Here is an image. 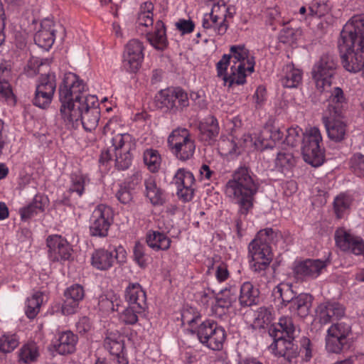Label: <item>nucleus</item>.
Returning a JSON list of instances; mask_svg holds the SVG:
<instances>
[{
	"label": "nucleus",
	"instance_id": "a18cd8bd",
	"mask_svg": "<svg viewBox=\"0 0 364 364\" xmlns=\"http://www.w3.org/2000/svg\"><path fill=\"white\" fill-rule=\"evenodd\" d=\"M38 355V348L33 342L24 344L18 351L19 361L24 363L36 361Z\"/></svg>",
	"mask_w": 364,
	"mask_h": 364
},
{
	"label": "nucleus",
	"instance_id": "72a5a7b5",
	"mask_svg": "<svg viewBox=\"0 0 364 364\" xmlns=\"http://www.w3.org/2000/svg\"><path fill=\"white\" fill-rule=\"evenodd\" d=\"M146 38L154 48L164 50L168 45L164 23L161 21H157L154 31L147 33Z\"/></svg>",
	"mask_w": 364,
	"mask_h": 364
},
{
	"label": "nucleus",
	"instance_id": "3c124183",
	"mask_svg": "<svg viewBox=\"0 0 364 364\" xmlns=\"http://www.w3.org/2000/svg\"><path fill=\"white\" fill-rule=\"evenodd\" d=\"M144 311L135 306L127 307L120 314L119 320L126 325H134L139 320V315Z\"/></svg>",
	"mask_w": 364,
	"mask_h": 364
},
{
	"label": "nucleus",
	"instance_id": "f8f14e48",
	"mask_svg": "<svg viewBox=\"0 0 364 364\" xmlns=\"http://www.w3.org/2000/svg\"><path fill=\"white\" fill-rule=\"evenodd\" d=\"M56 76L54 73L41 75L36 82L32 104L41 109L50 107L56 90Z\"/></svg>",
	"mask_w": 364,
	"mask_h": 364
},
{
	"label": "nucleus",
	"instance_id": "cd10ccee",
	"mask_svg": "<svg viewBox=\"0 0 364 364\" xmlns=\"http://www.w3.org/2000/svg\"><path fill=\"white\" fill-rule=\"evenodd\" d=\"M303 71L294 66L292 63H288L283 66L280 82L287 88H296L302 82Z\"/></svg>",
	"mask_w": 364,
	"mask_h": 364
},
{
	"label": "nucleus",
	"instance_id": "680f3d73",
	"mask_svg": "<svg viewBox=\"0 0 364 364\" xmlns=\"http://www.w3.org/2000/svg\"><path fill=\"white\" fill-rule=\"evenodd\" d=\"M142 181V173L141 171L138 170H134L132 175L122 182L124 185H127L132 191H134L136 188L139 187Z\"/></svg>",
	"mask_w": 364,
	"mask_h": 364
},
{
	"label": "nucleus",
	"instance_id": "864d4df0",
	"mask_svg": "<svg viewBox=\"0 0 364 364\" xmlns=\"http://www.w3.org/2000/svg\"><path fill=\"white\" fill-rule=\"evenodd\" d=\"M304 133L299 127H290L287 129V135L282 143L291 147H295L303 141Z\"/></svg>",
	"mask_w": 364,
	"mask_h": 364
},
{
	"label": "nucleus",
	"instance_id": "de8ad7c7",
	"mask_svg": "<svg viewBox=\"0 0 364 364\" xmlns=\"http://www.w3.org/2000/svg\"><path fill=\"white\" fill-rule=\"evenodd\" d=\"M273 320L272 309L265 306L259 307L256 313L254 320V326L256 328H264Z\"/></svg>",
	"mask_w": 364,
	"mask_h": 364
},
{
	"label": "nucleus",
	"instance_id": "b1692460",
	"mask_svg": "<svg viewBox=\"0 0 364 364\" xmlns=\"http://www.w3.org/2000/svg\"><path fill=\"white\" fill-rule=\"evenodd\" d=\"M105 347L117 364H128L129 360L124 348V342L119 335L110 334L105 340Z\"/></svg>",
	"mask_w": 364,
	"mask_h": 364
},
{
	"label": "nucleus",
	"instance_id": "c756f323",
	"mask_svg": "<svg viewBox=\"0 0 364 364\" xmlns=\"http://www.w3.org/2000/svg\"><path fill=\"white\" fill-rule=\"evenodd\" d=\"M313 300V296L309 294H299L291 302L289 310L294 315L305 318L310 313Z\"/></svg>",
	"mask_w": 364,
	"mask_h": 364
},
{
	"label": "nucleus",
	"instance_id": "1a4fd4ad",
	"mask_svg": "<svg viewBox=\"0 0 364 364\" xmlns=\"http://www.w3.org/2000/svg\"><path fill=\"white\" fill-rule=\"evenodd\" d=\"M302 154L304 161L313 166L324 161V147L320 129L316 127L306 129L303 137Z\"/></svg>",
	"mask_w": 364,
	"mask_h": 364
},
{
	"label": "nucleus",
	"instance_id": "a19ab883",
	"mask_svg": "<svg viewBox=\"0 0 364 364\" xmlns=\"http://www.w3.org/2000/svg\"><path fill=\"white\" fill-rule=\"evenodd\" d=\"M43 301V293L41 291H36L27 299L25 313L28 318L33 319L38 315Z\"/></svg>",
	"mask_w": 364,
	"mask_h": 364
},
{
	"label": "nucleus",
	"instance_id": "e433bc0d",
	"mask_svg": "<svg viewBox=\"0 0 364 364\" xmlns=\"http://www.w3.org/2000/svg\"><path fill=\"white\" fill-rule=\"evenodd\" d=\"M111 144L114 152L134 150L136 148L135 139L128 133H118L111 138Z\"/></svg>",
	"mask_w": 364,
	"mask_h": 364
},
{
	"label": "nucleus",
	"instance_id": "6e6552de",
	"mask_svg": "<svg viewBox=\"0 0 364 364\" xmlns=\"http://www.w3.org/2000/svg\"><path fill=\"white\" fill-rule=\"evenodd\" d=\"M98 99L95 95H88L81 102L79 109L70 112V114L60 115L65 127L68 129H75L80 124L87 132H92L96 129L100 117V109Z\"/></svg>",
	"mask_w": 364,
	"mask_h": 364
},
{
	"label": "nucleus",
	"instance_id": "13d9d810",
	"mask_svg": "<svg viewBox=\"0 0 364 364\" xmlns=\"http://www.w3.org/2000/svg\"><path fill=\"white\" fill-rule=\"evenodd\" d=\"M351 171L358 176H364V155L355 154L349 161Z\"/></svg>",
	"mask_w": 364,
	"mask_h": 364
},
{
	"label": "nucleus",
	"instance_id": "603ef678",
	"mask_svg": "<svg viewBox=\"0 0 364 364\" xmlns=\"http://www.w3.org/2000/svg\"><path fill=\"white\" fill-rule=\"evenodd\" d=\"M132 151L133 150H128L127 151L114 152L115 167L117 170L124 171L130 167L133 159Z\"/></svg>",
	"mask_w": 364,
	"mask_h": 364
},
{
	"label": "nucleus",
	"instance_id": "39448f33",
	"mask_svg": "<svg viewBox=\"0 0 364 364\" xmlns=\"http://www.w3.org/2000/svg\"><path fill=\"white\" fill-rule=\"evenodd\" d=\"M87 91L86 83L78 75L73 73H65L58 88L60 114L67 117L72 109H79L80 103L89 95H86Z\"/></svg>",
	"mask_w": 364,
	"mask_h": 364
},
{
	"label": "nucleus",
	"instance_id": "2eb2a0df",
	"mask_svg": "<svg viewBox=\"0 0 364 364\" xmlns=\"http://www.w3.org/2000/svg\"><path fill=\"white\" fill-rule=\"evenodd\" d=\"M143 43L137 39H131L127 42L123 52L122 65L129 73L137 72L144 58Z\"/></svg>",
	"mask_w": 364,
	"mask_h": 364
},
{
	"label": "nucleus",
	"instance_id": "0e129e2a",
	"mask_svg": "<svg viewBox=\"0 0 364 364\" xmlns=\"http://www.w3.org/2000/svg\"><path fill=\"white\" fill-rule=\"evenodd\" d=\"M280 42L285 44H293L297 41L296 33L291 28H283L279 34Z\"/></svg>",
	"mask_w": 364,
	"mask_h": 364
},
{
	"label": "nucleus",
	"instance_id": "69168bd1",
	"mask_svg": "<svg viewBox=\"0 0 364 364\" xmlns=\"http://www.w3.org/2000/svg\"><path fill=\"white\" fill-rule=\"evenodd\" d=\"M133 252L134 260L140 267H144L146 264L144 245L140 242H135Z\"/></svg>",
	"mask_w": 364,
	"mask_h": 364
},
{
	"label": "nucleus",
	"instance_id": "ddd939ff",
	"mask_svg": "<svg viewBox=\"0 0 364 364\" xmlns=\"http://www.w3.org/2000/svg\"><path fill=\"white\" fill-rule=\"evenodd\" d=\"M112 221V209L105 204L98 205L90 218V235L95 237H107Z\"/></svg>",
	"mask_w": 364,
	"mask_h": 364
},
{
	"label": "nucleus",
	"instance_id": "dca6fc26",
	"mask_svg": "<svg viewBox=\"0 0 364 364\" xmlns=\"http://www.w3.org/2000/svg\"><path fill=\"white\" fill-rule=\"evenodd\" d=\"M171 183L176 187V195L181 201L186 203L193 198L195 177L190 171L184 168H178Z\"/></svg>",
	"mask_w": 364,
	"mask_h": 364
},
{
	"label": "nucleus",
	"instance_id": "4d7b16f0",
	"mask_svg": "<svg viewBox=\"0 0 364 364\" xmlns=\"http://www.w3.org/2000/svg\"><path fill=\"white\" fill-rule=\"evenodd\" d=\"M134 191L129 188L127 185L120 183L117 186L115 191V197L122 204H129L133 200Z\"/></svg>",
	"mask_w": 364,
	"mask_h": 364
},
{
	"label": "nucleus",
	"instance_id": "774afa93",
	"mask_svg": "<svg viewBox=\"0 0 364 364\" xmlns=\"http://www.w3.org/2000/svg\"><path fill=\"white\" fill-rule=\"evenodd\" d=\"M31 203L37 210L43 213L49 205V199L43 194H36Z\"/></svg>",
	"mask_w": 364,
	"mask_h": 364
},
{
	"label": "nucleus",
	"instance_id": "f3484780",
	"mask_svg": "<svg viewBox=\"0 0 364 364\" xmlns=\"http://www.w3.org/2000/svg\"><path fill=\"white\" fill-rule=\"evenodd\" d=\"M324 95L325 111L324 116L333 117H343L346 106V100L343 91L338 87L327 89L326 91L320 92Z\"/></svg>",
	"mask_w": 364,
	"mask_h": 364
},
{
	"label": "nucleus",
	"instance_id": "4be33fe9",
	"mask_svg": "<svg viewBox=\"0 0 364 364\" xmlns=\"http://www.w3.org/2000/svg\"><path fill=\"white\" fill-rule=\"evenodd\" d=\"M284 133L281 129L272 124H266L257 139L255 141V145L257 149H273L277 143H282Z\"/></svg>",
	"mask_w": 364,
	"mask_h": 364
},
{
	"label": "nucleus",
	"instance_id": "393cba45",
	"mask_svg": "<svg viewBox=\"0 0 364 364\" xmlns=\"http://www.w3.org/2000/svg\"><path fill=\"white\" fill-rule=\"evenodd\" d=\"M341 118L331 116H323L322 118L328 137L335 142L342 141L346 136L347 124Z\"/></svg>",
	"mask_w": 364,
	"mask_h": 364
},
{
	"label": "nucleus",
	"instance_id": "bf43d9fd",
	"mask_svg": "<svg viewBox=\"0 0 364 364\" xmlns=\"http://www.w3.org/2000/svg\"><path fill=\"white\" fill-rule=\"evenodd\" d=\"M309 10L311 16L321 17L328 12L329 6L325 0H313Z\"/></svg>",
	"mask_w": 364,
	"mask_h": 364
},
{
	"label": "nucleus",
	"instance_id": "aec40b11",
	"mask_svg": "<svg viewBox=\"0 0 364 364\" xmlns=\"http://www.w3.org/2000/svg\"><path fill=\"white\" fill-rule=\"evenodd\" d=\"M326 266V261L308 259L297 263L294 268V272L298 279H314L321 274Z\"/></svg>",
	"mask_w": 364,
	"mask_h": 364
},
{
	"label": "nucleus",
	"instance_id": "7ed1b4c3",
	"mask_svg": "<svg viewBox=\"0 0 364 364\" xmlns=\"http://www.w3.org/2000/svg\"><path fill=\"white\" fill-rule=\"evenodd\" d=\"M295 326L288 316L279 318L277 323L269 330L273 338L269 349L282 364H293L299 355L298 346L294 343Z\"/></svg>",
	"mask_w": 364,
	"mask_h": 364
},
{
	"label": "nucleus",
	"instance_id": "58836bf2",
	"mask_svg": "<svg viewBox=\"0 0 364 364\" xmlns=\"http://www.w3.org/2000/svg\"><path fill=\"white\" fill-rule=\"evenodd\" d=\"M90 181L88 176L80 171L72 173L70 176L68 192L70 193H76L79 197H82L85 193V186L89 184Z\"/></svg>",
	"mask_w": 364,
	"mask_h": 364
},
{
	"label": "nucleus",
	"instance_id": "2f4dec72",
	"mask_svg": "<svg viewBox=\"0 0 364 364\" xmlns=\"http://www.w3.org/2000/svg\"><path fill=\"white\" fill-rule=\"evenodd\" d=\"M335 240L338 247L343 251H350L354 254V249L361 243L360 237L354 236L344 228H339L336 231Z\"/></svg>",
	"mask_w": 364,
	"mask_h": 364
},
{
	"label": "nucleus",
	"instance_id": "9d476101",
	"mask_svg": "<svg viewBox=\"0 0 364 364\" xmlns=\"http://www.w3.org/2000/svg\"><path fill=\"white\" fill-rule=\"evenodd\" d=\"M336 68V58L329 53L322 55L315 63L312 68L311 76L318 92L326 91L331 87Z\"/></svg>",
	"mask_w": 364,
	"mask_h": 364
},
{
	"label": "nucleus",
	"instance_id": "4468645a",
	"mask_svg": "<svg viewBox=\"0 0 364 364\" xmlns=\"http://www.w3.org/2000/svg\"><path fill=\"white\" fill-rule=\"evenodd\" d=\"M126 258L127 252L121 245L108 250L99 248L92 254L91 264L98 270L107 271L114 266L115 261L122 263Z\"/></svg>",
	"mask_w": 364,
	"mask_h": 364
},
{
	"label": "nucleus",
	"instance_id": "bb28decb",
	"mask_svg": "<svg viewBox=\"0 0 364 364\" xmlns=\"http://www.w3.org/2000/svg\"><path fill=\"white\" fill-rule=\"evenodd\" d=\"M124 297L128 303L139 307L140 311L147 309L146 294L139 283H129L124 291Z\"/></svg>",
	"mask_w": 364,
	"mask_h": 364
},
{
	"label": "nucleus",
	"instance_id": "5701e85b",
	"mask_svg": "<svg viewBox=\"0 0 364 364\" xmlns=\"http://www.w3.org/2000/svg\"><path fill=\"white\" fill-rule=\"evenodd\" d=\"M55 24L52 20L43 19L41 23L40 29L34 36V41L38 46L45 50L50 49L55 39Z\"/></svg>",
	"mask_w": 364,
	"mask_h": 364
},
{
	"label": "nucleus",
	"instance_id": "c9c22d12",
	"mask_svg": "<svg viewBox=\"0 0 364 364\" xmlns=\"http://www.w3.org/2000/svg\"><path fill=\"white\" fill-rule=\"evenodd\" d=\"M172 97L173 95L171 87L160 90L155 96L156 107L164 112L176 114V106Z\"/></svg>",
	"mask_w": 364,
	"mask_h": 364
},
{
	"label": "nucleus",
	"instance_id": "49530a36",
	"mask_svg": "<svg viewBox=\"0 0 364 364\" xmlns=\"http://www.w3.org/2000/svg\"><path fill=\"white\" fill-rule=\"evenodd\" d=\"M295 164V159L291 153L279 152L275 159V166L282 173L289 171Z\"/></svg>",
	"mask_w": 364,
	"mask_h": 364
},
{
	"label": "nucleus",
	"instance_id": "20e7f679",
	"mask_svg": "<svg viewBox=\"0 0 364 364\" xmlns=\"http://www.w3.org/2000/svg\"><path fill=\"white\" fill-rule=\"evenodd\" d=\"M277 232L272 228L259 230L256 237L249 244L248 252L251 257L250 269L255 272L264 274L273 259L271 243L277 237Z\"/></svg>",
	"mask_w": 364,
	"mask_h": 364
},
{
	"label": "nucleus",
	"instance_id": "6e6d98bb",
	"mask_svg": "<svg viewBox=\"0 0 364 364\" xmlns=\"http://www.w3.org/2000/svg\"><path fill=\"white\" fill-rule=\"evenodd\" d=\"M326 349L328 352L332 353H340L344 346L347 343V341L337 338L335 336L327 333L326 336Z\"/></svg>",
	"mask_w": 364,
	"mask_h": 364
},
{
	"label": "nucleus",
	"instance_id": "a878e982",
	"mask_svg": "<svg viewBox=\"0 0 364 364\" xmlns=\"http://www.w3.org/2000/svg\"><path fill=\"white\" fill-rule=\"evenodd\" d=\"M161 231L150 230L146 235L147 245L154 251H165L170 248L171 240L165 232H168V227L163 228L159 225Z\"/></svg>",
	"mask_w": 364,
	"mask_h": 364
},
{
	"label": "nucleus",
	"instance_id": "c85d7f7f",
	"mask_svg": "<svg viewBox=\"0 0 364 364\" xmlns=\"http://www.w3.org/2000/svg\"><path fill=\"white\" fill-rule=\"evenodd\" d=\"M77 341V336L71 331H62L58 333L54 346L59 354L68 355L75 351Z\"/></svg>",
	"mask_w": 364,
	"mask_h": 364
},
{
	"label": "nucleus",
	"instance_id": "09e8293b",
	"mask_svg": "<svg viewBox=\"0 0 364 364\" xmlns=\"http://www.w3.org/2000/svg\"><path fill=\"white\" fill-rule=\"evenodd\" d=\"M144 161L147 166L149 170L154 173L159 169L161 165V156L158 151L149 149L144 152Z\"/></svg>",
	"mask_w": 364,
	"mask_h": 364
},
{
	"label": "nucleus",
	"instance_id": "9b49d317",
	"mask_svg": "<svg viewBox=\"0 0 364 364\" xmlns=\"http://www.w3.org/2000/svg\"><path fill=\"white\" fill-rule=\"evenodd\" d=\"M168 146L171 153L181 161L193 157L196 144L188 129L177 128L171 132L168 137Z\"/></svg>",
	"mask_w": 364,
	"mask_h": 364
},
{
	"label": "nucleus",
	"instance_id": "5fc2aeb1",
	"mask_svg": "<svg viewBox=\"0 0 364 364\" xmlns=\"http://www.w3.org/2000/svg\"><path fill=\"white\" fill-rule=\"evenodd\" d=\"M351 331V327L345 322L333 323L327 330V333L347 341V337Z\"/></svg>",
	"mask_w": 364,
	"mask_h": 364
},
{
	"label": "nucleus",
	"instance_id": "473e14b6",
	"mask_svg": "<svg viewBox=\"0 0 364 364\" xmlns=\"http://www.w3.org/2000/svg\"><path fill=\"white\" fill-rule=\"evenodd\" d=\"M144 186V195L153 205H162L164 203L163 191L157 186L154 176H149L145 178Z\"/></svg>",
	"mask_w": 364,
	"mask_h": 364
},
{
	"label": "nucleus",
	"instance_id": "6ab92c4d",
	"mask_svg": "<svg viewBox=\"0 0 364 364\" xmlns=\"http://www.w3.org/2000/svg\"><path fill=\"white\" fill-rule=\"evenodd\" d=\"M346 308L335 301H326L319 304L316 309V316L319 323L327 324L344 317Z\"/></svg>",
	"mask_w": 364,
	"mask_h": 364
},
{
	"label": "nucleus",
	"instance_id": "4c0bfd02",
	"mask_svg": "<svg viewBox=\"0 0 364 364\" xmlns=\"http://www.w3.org/2000/svg\"><path fill=\"white\" fill-rule=\"evenodd\" d=\"M275 299H280L281 307L289 306L291 302L296 298V292L292 289L291 285L287 283H280L276 286L272 291Z\"/></svg>",
	"mask_w": 364,
	"mask_h": 364
},
{
	"label": "nucleus",
	"instance_id": "412c9836",
	"mask_svg": "<svg viewBox=\"0 0 364 364\" xmlns=\"http://www.w3.org/2000/svg\"><path fill=\"white\" fill-rule=\"evenodd\" d=\"M63 295L60 311L63 315H70L77 311L79 304L85 296V291L81 285L73 284L65 290Z\"/></svg>",
	"mask_w": 364,
	"mask_h": 364
},
{
	"label": "nucleus",
	"instance_id": "ea45409f",
	"mask_svg": "<svg viewBox=\"0 0 364 364\" xmlns=\"http://www.w3.org/2000/svg\"><path fill=\"white\" fill-rule=\"evenodd\" d=\"M238 299L237 288L235 286H230L220 290L215 299V305L223 309H228Z\"/></svg>",
	"mask_w": 364,
	"mask_h": 364
},
{
	"label": "nucleus",
	"instance_id": "052dcab7",
	"mask_svg": "<svg viewBox=\"0 0 364 364\" xmlns=\"http://www.w3.org/2000/svg\"><path fill=\"white\" fill-rule=\"evenodd\" d=\"M220 23L210 14H205L202 19V26L208 31H213L219 35Z\"/></svg>",
	"mask_w": 364,
	"mask_h": 364
},
{
	"label": "nucleus",
	"instance_id": "0eeeda50",
	"mask_svg": "<svg viewBox=\"0 0 364 364\" xmlns=\"http://www.w3.org/2000/svg\"><path fill=\"white\" fill-rule=\"evenodd\" d=\"M200 316H195L188 321L192 328L191 332L205 348L214 350H221L227 338L225 328L213 319L200 321Z\"/></svg>",
	"mask_w": 364,
	"mask_h": 364
},
{
	"label": "nucleus",
	"instance_id": "423d86ee",
	"mask_svg": "<svg viewBox=\"0 0 364 364\" xmlns=\"http://www.w3.org/2000/svg\"><path fill=\"white\" fill-rule=\"evenodd\" d=\"M230 75L224 77V83L228 87L241 85L246 82V77L255 71V58L243 44L233 45L230 48Z\"/></svg>",
	"mask_w": 364,
	"mask_h": 364
},
{
	"label": "nucleus",
	"instance_id": "a211bd4d",
	"mask_svg": "<svg viewBox=\"0 0 364 364\" xmlns=\"http://www.w3.org/2000/svg\"><path fill=\"white\" fill-rule=\"evenodd\" d=\"M48 259L53 262L68 260L73 249L65 238L59 235H49L46 239Z\"/></svg>",
	"mask_w": 364,
	"mask_h": 364
},
{
	"label": "nucleus",
	"instance_id": "e2e57ef3",
	"mask_svg": "<svg viewBox=\"0 0 364 364\" xmlns=\"http://www.w3.org/2000/svg\"><path fill=\"white\" fill-rule=\"evenodd\" d=\"M216 296L215 291L210 289H204L197 294L199 302L204 306H207L215 301Z\"/></svg>",
	"mask_w": 364,
	"mask_h": 364
},
{
	"label": "nucleus",
	"instance_id": "338daca9",
	"mask_svg": "<svg viewBox=\"0 0 364 364\" xmlns=\"http://www.w3.org/2000/svg\"><path fill=\"white\" fill-rule=\"evenodd\" d=\"M230 63V56L227 54H224L216 64L218 76L222 77L223 80L224 77L230 75V73L227 74V70Z\"/></svg>",
	"mask_w": 364,
	"mask_h": 364
},
{
	"label": "nucleus",
	"instance_id": "f257e3e1",
	"mask_svg": "<svg viewBox=\"0 0 364 364\" xmlns=\"http://www.w3.org/2000/svg\"><path fill=\"white\" fill-rule=\"evenodd\" d=\"M259 183L257 176L246 166L237 168L232 177L226 183L225 193L230 200L238 206L235 225L239 237H242L245 232L244 223L247 215L254 207L255 196L257 193Z\"/></svg>",
	"mask_w": 364,
	"mask_h": 364
},
{
	"label": "nucleus",
	"instance_id": "c03bdc74",
	"mask_svg": "<svg viewBox=\"0 0 364 364\" xmlns=\"http://www.w3.org/2000/svg\"><path fill=\"white\" fill-rule=\"evenodd\" d=\"M351 205L350 198L341 193L337 196L333 200V210L338 218H344L348 213Z\"/></svg>",
	"mask_w": 364,
	"mask_h": 364
},
{
	"label": "nucleus",
	"instance_id": "f03ea898",
	"mask_svg": "<svg viewBox=\"0 0 364 364\" xmlns=\"http://www.w3.org/2000/svg\"><path fill=\"white\" fill-rule=\"evenodd\" d=\"M338 48L347 71L364 73V15L353 16L344 25Z\"/></svg>",
	"mask_w": 364,
	"mask_h": 364
},
{
	"label": "nucleus",
	"instance_id": "7c9ffc66",
	"mask_svg": "<svg viewBox=\"0 0 364 364\" xmlns=\"http://www.w3.org/2000/svg\"><path fill=\"white\" fill-rule=\"evenodd\" d=\"M210 14L220 23L218 26L219 35L225 34L228 28L227 19L232 18L234 14L231 11L230 7L223 2L222 4L217 3L213 4Z\"/></svg>",
	"mask_w": 364,
	"mask_h": 364
},
{
	"label": "nucleus",
	"instance_id": "f704fd0d",
	"mask_svg": "<svg viewBox=\"0 0 364 364\" xmlns=\"http://www.w3.org/2000/svg\"><path fill=\"white\" fill-rule=\"evenodd\" d=\"M240 292L238 299L242 306H251L258 303L259 289L251 282H244L240 287Z\"/></svg>",
	"mask_w": 364,
	"mask_h": 364
},
{
	"label": "nucleus",
	"instance_id": "79ce46f5",
	"mask_svg": "<svg viewBox=\"0 0 364 364\" xmlns=\"http://www.w3.org/2000/svg\"><path fill=\"white\" fill-rule=\"evenodd\" d=\"M202 134L206 136V139L214 140L218 135L220 128L218 122L214 116L207 117L200 126Z\"/></svg>",
	"mask_w": 364,
	"mask_h": 364
},
{
	"label": "nucleus",
	"instance_id": "37998d69",
	"mask_svg": "<svg viewBox=\"0 0 364 364\" xmlns=\"http://www.w3.org/2000/svg\"><path fill=\"white\" fill-rule=\"evenodd\" d=\"M19 337L17 334L6 332L0 336V353L6 354L14 351L19 345Z\"/></svg>",
	"mask_w": 364,
	"mask_h": 364
},
{
	"label": "nucleus",
	"instance_id": "8fccbe9b",
	"mask_svg": "<svg viewBox=\"0 0 364 364\" xmlns=\"http://www.w3.org/2000/svg\"><path fill=\"white\" fill-rule=\"evenodd\" d=\"M172 90V95H173V102L176 106V112L183 111L189 105V99L188 93L181 87H171Z\"/></svg>",
	"mask_w": 364,
	"mask_h": 364
}]
</instances>
